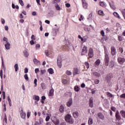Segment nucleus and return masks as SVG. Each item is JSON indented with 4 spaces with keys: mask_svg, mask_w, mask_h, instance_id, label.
Returning a JSON list of instances; mask_svg holds the SVG:
<instances>
[{
    "mask_svg": "<svg viewBox=\"0 0 125 125\" xmlns=\"http://www.w3.org/2000/svg\"><path fill=\"white\" fill-rule=\"evenodd\" d=\"M57 2H60V0H53V3H57Z\"/></svg>",
    "mask_w": 125,
    "mask_h": 125,
    "instance_id": "c03bdc74",
    "label": "nucleus"
},
{
    "mask_svg": "<svg viewBox=\"0 0 125 125\" xmlns=\"http://www.w3.org/2000/svg\"><path fill=\"white\" fill-rule=\"evenodd\" d=\"M31 40H32V41H35L36 40V37H35V35H32Z\"/></svg>",
    "mask_w": 125,
    "mask_h": 125,
    "instance_id": "09e8293b",
    "label": "nucleus"
},
{
    "mask_svg": "<svg viewBox=\"0 0 125 125\" xmlns=\"http://www.w3.org/2000/svg\"><path fill=\"white\" fill-rule=\"evenodd\" d=\"M0 77L1 79H2V70H0Z\"/></svg>",
    "mask_w": 125,
    "mask_h": 125,
    "instance_id": "13d9d810",
    "label": "nucleus"
},
{
    "mask_svg": "<svg viewBox=\"0 0 125 125\" xmlns=\"http://www.w3.org/2000/svg\"><path fill=\"white\" fill-rule=\"evenodd\" d=\"M48 72L49 74H50L51 75H52L53 73H54V71H53V69L52 68H49L48 69Z\"/></svg>",
    "mask_w": 125,
    "mask_h": 125,
    "instance_id": "b1692460",
    "label": "nucleus"
},
{
    "mask_svg": "<svg viewBox=\"0 0 125 125\" xmlns=\"http://www.w3.org/2000/svg\"><path fill=\"white\" fill-rule=\"evenodd\" d=\"M115 117L117 121H121L122 119V117H121V115H120V113H119L118 111L115 113Z\"/></svg>",
    "mask_w": 125,
    "mask_h": 125,
    "instance_id": "6e6552de",
    "label": "nucleus"
},
{
    "mask_svg": "<svg viewBox=\"0 0 125 125\" xmlns=\"http://www.w3.org/2000/svg\"><path fill=\"white\" fill-rule=\"evenodd\" d=\"M20 112L22 119H25L26 118V113L23 112V108H21Z\"/></svg>",
    "mask_w": 125,
    "mask_h": 125,
    "instance_id": "0eeeda50",
    "label": "nucleus"
},
{
    "mask_svg": "<svg viewBox=\"0 0 125 125\" xmlns=\"http://www.w3.org/2000/svg\"><path fill=\"white\" fill-rule=\"evenodd\" d=\"M24 78L25 80H26V81H28L29 80V77H28V74H25L24 75Z\"/></svg>",
    "mask_w": 125,
    "mask_h": 125,
    "instance_id": "79ce46f5",
    "label": "nucleus"
},
{
    "mask_svg": "<svg viewBox=\"0 0 125 125\" xmlns=\"http://www.w3.org/2000/svg\"><path fill=\"white\" fill-rule=\"evenodd\" d=\"M57 64L59 68H61V67H62V57H61V55H59L57 59Z\"/></svg>",
    "mask_w": 125,
    "mask_h": 125,
    "instance_id": "7ed1b4c3",
    "label": "nucleus"
},
{
    "mask_svg": "<svg viewBox=\"0 0 125 125\" xmlns=\"http://www.w3.org/2000/svg\"><path fill=\"white\" fill-rule=\"evenodd\" d=\"M99 64H100V60H97L95 62V65H96V66H98Z\"/></svg>",
    "mask_w": 125,
    "mask_h": 125,
    "instance_id": "58836bf2",
    "label": "nucleus"
},
{
    "mask_svg": "<svg viewBox=\"0 0 125 125\" xmlns=\"http://www.w3.org/2000/svg\"><path fill=\"white\" fill-rule=\"evenodd\" d=\"M33 62L36 65H39L40 64V62L39 60H37L36 59H34L33 60Z\"/></svg>",
    "mask_w": 125,
    "mask_h": 125,
    "instance_id": "393cba45",
    "label": "nucleus"
},
{
    "mask_svg": "<svg viewBox=\"0 0 125 125\" xmlns=\"http://www.w3.org/2000/svg\"><path fill=\"white\" fill-rule=\"evenodd\" d=\"M30 44H31V45H33V44H34L35 43V42H34V40H31L30 42Z\"/></svg>",
    "mask_w": 125,
    "mask_h": 125,
    "instance_id": "0e129e2a",
    "label": "nucleus"
},
{
    "mask_svg": "<svg viewBox=\"0 0 125 125\" xmlns=\"http://www.w3.org/2000/svg\"><path fill=\"white\" fill-rule=\"evenodd\" d=\"M35 71L36 74H37V73H38V72H40V70L39 69V68H36L35 70Z\"/></svg>",
    "mask_w": 125,
    "mask_h": 125,
    "instance_id": "774afa93",
    "label": "nucleus"
},
{
    "mask_svg": "<svg viewBox=\"0 0 125 125\" xmlns=\"http://www.w3.org/2000/svg\"><path fill=\"white\" fill-rule=\"evenodd\" d=\"M65 6L66 7H70V6H71V4H70V3H66L65 4Z\"/></svg>",
    "mask_w": 125,
    "mask_h": 125,
    "instance_id": "338daca9",
    "label": "nucleus"
},
{
    "mask_svg": "<svg viewBox=\"0 0 125 125\" xmlns=\"http://www.w3.org/2000/svg\"><path fill=\"white\" fill-rule=\"evenodd\" d=\"M78 38L79 39H80L81 40V42H83V41H84V40H83V38L82 36H81V35H79Z\"/></svg>",
    "mask_w": 125,
    "mask_h": 125,
    "instance_id": "3c124183",
    "label": "nucleus"
},
{
    "mask_svg": "<svg viewBox=\"0 0 125 125\" xmlns=\"http://www.w3.org/2000/svg\"><path fill=\"white\" fill-rule=\"evenodd\" d=\"M53 92H54V90H53V89H51L49 94V96H53Z\"/></svg>",
    "mask_w": 125,
    "mask_h": 125,
    "instance_id": "cd10ccee",
    "label": "nucleus"
},
{
    "mask_svg": "<svg viewBox=\"0 0 125 125\" xmlns=\"http://www.w3.org/2000/svg\"><path fill=\"white\" fill-rule=\"evenodd\" d=\"M65 120L68 124H74V119L72 118V116L70 114H67L65 116Z\"/></svg>",
    "mask_w": 125,
    "mask_h": 125,
    "instance_id": "f03ea898",
    "label": "nucleus"
},
{
    "mask_svg": "<svg viewBox=\"0 0 125 125\" xmlns=\"http://www.w3.org/2000/svg\"><path fill=\"white\" fill-rule=\"evenodd\" d=\"M82 4L83 8L86 9L87 8L88 4L85 1V0H82Z\"/></svg>",
    "mask_w": 125,
    "mask_h": 125,
    "instance_id": "9d476101",
    "label": "nucleus"
},
{
    "mask_svg": "<svg viewBox=\"0 0 125 125\" xmlns=\"http://www.w3.org/2000/svg\"><path fill=\"white\" fill-rule=\"evenodd\" d=\"M89 107L92 108L93 107V98L92 97L90 98L89 102Z\"/></svg>",
    "mask_w": 125,
    "mask_h": 125,
    "instance_id": "9b49d317",
    "label": "nucleus"
},
{
    "mask_svg": "<svg viewBox=\"0 0 125 125\" xmlns=\"http://www.w3.org/2000/svg\"><path fill=\"white\" fill-rule=\"evenodd\" d=\"M104 14V13L103 12V11H101V10L98 11V14H99V15H103Z\"/></svg>",
    "mask_w": 125,
    "mask_h": 125,
    "instance_id": "ea45409f",
    "label": "nucleus"
},
{
    "mask_svg": "<svg viewBox=\"0 0 125 125\" xmlns=\"http://www.w3.org/2000/svg\"><path fill=\"white\" fill-rule=\"evenodd\" d=\"M37 83H38V80L37 79H35L34 82V83L35 84L34 86L35 87L38 85V84Z\"/></svg>",
    "mask_w": 125,
    "mask_h": 125,
    "instance_id": "4c0bfd02",
    "label": "nucleus"
},
{
    "mask_svg": "<svg viewBox=\"0 0 125 125\" xmlns=\"http://www.w3.org/2000/svg\"><path fill=\"white\" fill-rule=\"evenodd\" d=\"M73 103V99H69V100L68 102L66 103V105L68 107H71L72 106V104Z\"/></svg>",
    "mask_w": 125,
    "mask_h": 125,
    "instance_id": "ddd939ff",
    "label": "nucleus"
},
{
    "mask_svg": "<svg viewBox=\"0 0 125 125\" xmlns=\"http://www.w3.org/2000/svg\"><path fill=\"white\" fill-rule=\"evenodd\" d=\"M31 115V112H27V116L28 118H30V115Z\"/></svg>",
    "mask_w": 125,
    "mask_h": 125,
    "instance_id": "69168bd1",
    "label": "nucleus"
},
{
    "mask_svg": "<svg viewBox=\"0 0 125 125\" xmlns=\"http://www.w3.org/2000/svg\"><path fill=\"white\" fill-rule=\"evenodd\" d=\"M3 99H5V92H2Z\"/></svg>",
    "mask_w": 125,
    "mask_h": 125,
    "instance_id": "8fccbe9b",
    "label": "nucleus"
},
{
    "mask_svg": "<svg viewBox=\"0 0 125 125\" xmlns=\"http://www.w3.org/2000/svg\"><path fill=\"white\" fill-rule=\"evenodd\" d=\"M60 111L61 113H63V112H64V106H63V105H61L60 107Z\"/></svg>",
    "mask_w": 125,
    "mask_h": 125,
    "instance_id": "c85d7f7f",
    "label": "nucleus"
},
{
    "mask_svg": "<svg viewBox=\"0 0 125 125\" xmlns=\"http://www.w3.org/2000/svg\"><path fill=\"white\" fill-rule=\"evenodd\" d=\"M45 53L46 56H49V52H48V51L46 50L45 51Z\"/></svg>",
    "mask_w": 125,
    "mask_h": 125,
    "instance_id": "864d4df0",
    "label": "nucleus"
},
{
    "mask_svg": "<svg viewBox=\"0 0 125 125\" xmlns=\"http://www.w3.org/2000/svg\"><path fill=\"white\" fill-rule=\"evenodd\" d=\"M99 80H98V79H96L94 80V83H95V84H98V83H99Z\"/></svg>",
    "mask_w": 125,
    "mask_h": 125,
    "instance_id": "37998d69",
    "label": "nucleus"
},
{
    "mask_svg": "<svg viewBox=\"0 0 125 125\" xmlns=\"http://www.w3.org/2000/svg\"><path fill=\"white\" fill-rule=\"evenodd\" d=\"M120 114L122 115V116L123 117V118H125V111L124 110H121L120 111Z\"/></svg>",
    "mask_w": 125,
    "mask_h": 125,
    "instance_id": "2f4dec72",
    "label": "nucleus"
},
{
    "mask_svg": "<svg viewBox=\"0 0 125 125\" xmlns=\"http://www.w3.org/2000/svg\"><path fill=\"white\" fill-rule=\"evenodd\" d=\"M45 72H46V71L45 70H41V74L42 75H43V74H44V73H45Z\"/></svg>",
    "mask_w": 125,
    "mask_h": 125,
    "instance_id": "e2e57ef3",
    "label": "nucleus"
},
{
    "mask_svg": "<svg viewBox=\"0 0 125 125\" xmlns=\"http://www.w3.org/2000/svg\"><path fill=\"white\" fill-rule=\"evenodd\" d=\"M1 22L2 24H4L5 23V21L3 19H1Z\"/></svg>",
    "mask_w": 125,
    "mask_h": 125,
    "instance_id": "052dcab7",
    "label": "nucleus"
},
{
    "mask_svg": "<svg viewBox=\"0 0 125 125\" xmlns=\"http://www.w3.org/2000/svg\"><path fill=\"white\" fill-rule=\"evenodd\" d=\"M104 54H105V65L108 66L109 65V52H108V50H107V48L104 47Z\"/></svg>",
    "mask_w": 125,
    "mask_h": 125,
    "instance_id": "f257e3e1",
    "label": "nucleus"
},
{
    "mask_svg": "<svg viewBox=\"0 0 125 125\" xmlns=\"http://www.w3.org/2000/svg\"><path fill=\"white\" fill-rule=\"evenodd\" d=\"M87 53V47L84 46L82 49V55H85Z\"/></svg>",
    "mask_w": 125,
    "mask_h": 125,
    "instance_id": "39448f33",
    "label": "nucleus"
},
{
    "mask_svg": "<svg viewBox=\"0 0 125 125\" xmlns=\"http://www.w3.org/2000/svg\"><path fill=\"white\" fill-rule=\"evenodd\" d=\"M100 5L103 6V7H105L106 6V4L104 2H100Z\"/></svg>",
    "mask_w": 125,
    "mask_h": 125,
    "instance_id": "473e14b6",
    "label": "nucleus"
},
{
    "mask_svg": "<svg viewBox=\"0 0 125 125\" xmlns=\"http://www.w3.org/2000/svg\"><path fill=\"white\" fill-rule=\"evenodd\" d=\"M55 7H56V9L57 10H60V9H61L60 6H59V5H58V4H55Z\"/></svg>",
    "mask_w": 125,
    "mask_h": 125,
    "instance_id": "7c9ffc66",
    "label": "nucleus"
},
{
    "mask_svg": "<svg viewBox=\"0 0 125 125\" xmlns=\"http://www.w3.org/2000/svg\"><path fill=\"white\" fill-rule=\"evenodd\" d=\"M111 54L113 56H114V55H116V48H115V47L111 46Z\"/></svg>",
    "mask_w": 125,
    "mask_h": 125,
    "instance_id": "1a4fd4ad",
    "label": "nucleus"
},
{
    "mask_svg": "<svg viewBox=\"0 0 125 125\" xmlns=\"http://www.w3.org/2000/svg\"><path fill=\"white\" fill-rule=\"evenodd\" d=\"M62 83H63V84H66V83H68V81H67V80L66 79H63L62 81Z\"/></svg>",
    "mask_w": 125,
    "mask_h": 125,
    "instance_id": "a19ab883",
    "label": "nucleus"
},
{
    "mask_svg": "<svg viewBox=\"0 0 125 125\" xmlns=\"http://www.w3.org/2000/svg\"><path fill=\"white\" fill-rule=\"evenodd\" d=\"M101 34L102 37H104V36H105V33L104 32V31L102 30V31H101Z\"/></svg>",
    "mask_w": 125,
    "mask_h": 125,
    "instance_id": "de8ad7c7",
    "label": "nucleus"
},
{
    "mask_svg": "<svg viewBox=\"0 0 125 125\" xmlns=\"http://www.w3.org/2000/svg\"><path fill=\"white\" fill-rule=\"evenodd\" d=\"M106 95H107L108 97H113V95L109 92H106Z\"/></svg>",
    "mask_w": 125,
    "mask_h": 125,
    "instance_id": "e433bc0d",
    "label": "nucleus"
},
{
    "mask_svg": "<svg viewBox=\"0 0 125 125\" xmlns=\"http://www.w3.org/2000/svg\"><path fill=\"white\" fill-rule=\"evenodd\" d=\"M73 116L75 119H77L79 117V112L75 111L73 113Z\"/></svg>",
    "mask_w": 125,
    "mask_h": 125,
    "instance_id": "aec40b11",
    "label": "nucleus"
},
{
    "mask_svg": "<svg viewBox=\"0 0 125 125\" xmlns=\"http://www.w3.org/2000/svg\"><path fill=\"white\" fill-rule=\"evenodd\" d=\"M121 98H125V93L122 94L120 95Z\"/></svg>",
    "mask_w": 125,
    "mask_h": 125,
    "instance_id": "5fc2aeb1",
    "label": "nucleus"
},
{
    "mask_svg": "<svg viewBox=\"0 0 125 125\" xmlns=\"http://www.w3.org/2000/svg\"><path fill=\"white\" fill-rule=\"evenodd\" d=\"M112 78H113V75H112V74H108L106 78V80H107V82H110Z\"/></svg>",
    "mask_w": 125,
    "mask_h": 125,
    "instance_id": "f8f14e48",
    "label": "nucleus"
},
{
    "mask_svg": "<svg viewBox=\"0 0 125 125\" xmlns=\"http://www.w3.org/2000/svg\"><path fill=\"white\" fill-rule=\"evenodd\" d=\"M33 99H34V100H35L37 102H39V101H40V97L39 96L35 95L33 96Z\"/></svg>",
    "mask_w": 125,
    "mask_h": 125,
    "instance_id": "dca6fc26",
    "label": "nucleus"
},
{
    "mask_svg": "<svg viewBox=\"0 0 125 125\" xmlns=\"http://www.w3.org/2000/svg\"><path fill=\"white\" fill-rule=\"evenodd\" d=\"M4 121L6 124H7V117H6V114H5Z\"/></svg>",
    "mask_w": 125,
    "mask_h": 125,
    "instance_id": "6e6d98bb",
    "label": "nucleus"
},
{
    "mask_svg": "<svg viewBox=\"0 0 125 125\" xmlns=\"http://www.w3.org/2000/svg\"><path fill=\"white\" fill-rule=\"evenodd\" d=\"M113 15L115 16V17H117V18H118L119 19H121V17H120V15H119V14H118V13L115 12L113 13Z\"/></svg>",
    "mask_w": 125,
    "mask_h": 125,
    "instance_id": "4be33fe9",
    "label": "nucleus"
},
{
    "mask_svg": "<svg viewBox=\"0 0 125 125\" xmlns=\"http://www.w3.org/2000/svg\"><path fill=\"white\" fill-rule=\"evenodd\" d=\"M85 65L87 69L89 68V63H88L87 62H85Z\"/></svg>",
    "mask_w": 125,
    "mask_h": 125,
    "instance_id": "49530a36",
    "label": "nucleus"
},
{
    "mask_svg": "<svg viewBox=\"0 0 125 125\" xmlns=\"http://www.w3.org/2000/svg\"><path fill=\"white\" fill-rule=\"evenodd\" d=\"M14 68L15 69V72H17L19 69V67L18 66V64L16 63L14 66Z\"/></svg>",
    "mask_w": 125,
    "mask_h": 125,
    "instance_id": "bb28decb",
    "label": "nucleus"
},
{
    "mask_svg": "<svg viewBox=\"0 0 125 125\" xmlns=\"http://www.w3.org/2000/svg\"><path fill=\"white\" fill-rule=\"evenodd\" d=\"M118 40L120 42H122L123 41V37L122 36H119Z\"/></svg>",
    "mask_w": 125,
    "mask_h": 125,
    "instance_id": "603ef678",
    "label": "nucleus"
},
{
    "mask_svg": "<svg viewBox=\"0 0 125 125\" xmlns=\"http://www.w3.org/2000/svg\"><path fill=\"white\" fill-rule=\"evenodd\" d=\"M42 125V121L41 119L39 121H36L34 124V125Z\"/></svg>",
    "mask_w": 125,
    "mask_h": 125,
    "instance_id": "a878e982",
    "label": "nucleus"
},
{
    "mask_svg": "<svg viewBox=\"0 0 125 125\" xmlns=\"http://www.w3.org/2000/svg\"><path fill=\"white\" fill-rule=\"evenodd\" d=\"M66 74L68 75V76H71V75H72V72H71V71H69V70H67L66 71Z\"/></svg>",
    "mask_w": 125,
    "mask_h": 125,
    "instance_id": "a18cd8bd",
    "label": "nucleus"
},
{
    "mask_svg": "<svg viewBox=\"0 0 125 125\" xmlns=\"http://www.w3.org/2000/svg\"><path fill=\"white\" fill-rule=\"evenodd\" d=\"M98 117H99V118H100V119H101V120H104L105 119L104 115H103V114H102L101 113H99L98 114Z\"/></svg>",
    "mask_w": 125,
    "mask_h": 125,
    "instance_id": "f3484780",
    "label": "nucleus"
},
{
    "mask_svg": "<svg viewBox=\"0 0 125 125\" xmlns=\"http://www.w3.org/2000/svg\"><path fill=\"white\" fill-rule=\"evenodd\" d=\"M53 123L55 125H59V119L55 118L54 120L53 121Z\"/></svg>",
    "mask_w": 125,
    "mask_h": 125,
    "instance_id": "4468645a",
    "label": "nucleus"
},
{
    "mask_svg": "<svg viewBox=\"0 0 125 125\" xmlns=\"http://www.w3.org/2000/svg\"><path fill=\"white\" fill-rule=\"evenodd\" d=\"M93 49H92L91 48H90L88 53V57L89 58H92V57H93Z\"/></svg>",
    "mask_w": 125,
    "mask_h": 125,
    "instance_id": "20e7f679",
    "label": "nucleus"
},
{
    "mask_svg": "<svg viewBox=\"0 0 125 125\" xmlns=\"http://www.w3.org/2000/svg\"><path fill=\"white\" fill-rule=\"evenodd\" d=\"M93 75L94 76V77H95L96 78H99V77H100V74L96 72H94V73H93Z\"/></svg>",
    "mask_w": 125,
    "mask_h": 125,
    "instance_id": "6ab92c4d",
    "label": "nucleus"
},
{
    "mask_svg": "<svg viewBox=\"0 0 125 125\" xmlns=\"http://www.w3.org/2000/svg\"><path fill=\"white\" fill-rule=\"evenodd\" d=\"M23 53H24V56L25 57H28V56H29V53L28 52H27V51H24L23 52Z\"/></svg>",
    "mask_w": 125,
    "mask_h": 125,
    "instance_id": "f704fd0d",
    "label": "nucleus"
},
{
    "mask_svg": "<svg viewBox=\"0 0 125 125\" xmlns=\"http://www.w3.org/2000/svg\"><path fill=\"white\" fill-rule=\"evenodd\" d=\"M117 60L119 64H124L125 63V59L124 58L119 57Z\"/></svg>",
    "mask_w": 125,
    "mask_h": 125,
    "instance_id": "423d86ee",
    "label": "nucleus"
},
{
    "mask_svg": "<svg viewBox=\"0 0 125 125\" xmlns=\"http://www.w3.org/2000/svg\"><path fill=\"white\" fill-rule=\"evenodd\" d=\"M41 86L42 89H45L46 88V84H45L44 83H42Z\"/></svg>",
    "mask_w": 125,
    "mask_h": 125,
    "instance_id": "5701e85b",
    "label": "nucleus"
},
{
    "mask_svg": "<svg viewBox=\"0 0 125 125\" xmlns=\"http://www.w3.org/2000/svg\"><path fill=\"white\" fill-rule=\"evenodd\" d=\"M79 74H80V70L77 68H74L73 75H79Z\"/></svg>",
    "mask_w": 125,
    "mask_h": 125,
    "instance_id": "2eb2a0df",
    "label": "nucleus"
},
{
    "mask_svg": "<svg viewBox=\"0 0 125 125\" xmlns=\"http://www.w3.org/2000/svg\"><path fill=\"white\" fill-rule=\"evenodd\" d=\"M80 87H79L78 86H75L74 87V90L75 91H77V92H78V91H80Z\"/></svg>",
    "mask_w": 125,
    "mask_h": 125,
    "instance_id": "c756f323",
    "label": "nucleus"
},
{
    "mask_svg": "<svg viewBox=\"0 0 125 125\" xmlns=\"http://www.w3.org/2000/svg\"><path fill=\"white\" fill-rule=\"evenodd\" d=\"M114 66H115V63H114V62L113 61H111L109 63V67H110V68H113Z\"/></svg>",
    "mask_w": 125,
    "mask_h": 125,
    "instance_id": "412c9836",
    "label": "nucleus"
},
{
    "mask_svg": "<svg viewBox=\"0 0 125 125\" xmlns=\"http://www.w3.org/2000/svg\"><path fill=\"white\" fill-rule=\"evenodd\" d=\"M28 68L26 67L24 69V73H25V74H27V73H28Z\"/></svg>",
    "mask_w": 125,
    "mask_h": 125,
    "instance_id": "bf43d9fd",
    "label": "nucleus"
},
{
    "mask_svg": "<svg viewBox=\"0 0 125 125\" xmlns=\"http://www.w3.org/2000/svg\"><path fill=\"white\" fill-rule=\"evenodd\" d=\"M109 5H110L111 8H112V9H116V6H115V5H114V4H112L109 3Z\"/></svg>",
    "mask_w": 125,
    "mask_h": 125,
    "instance_id": "c9c22d12",
    "label": "nucleus"
},
{
    "mask_svg": "<svg viewBox=\"0 0 125 125\" xmlns=\"http://www.w3.org/2000/svg\"><path fill=\"white\" fill-rule=\"evenodd\" d=\"M119 50L121 52V53H123V52H124V49L122 47L119 48Z\"/></svg>",
    "mask_w": 125,
    "mask_h": 125,
    "instance_id": "4d7b16f0",
    "label": "nucleus"
},
{
    "mask_svg": "<svg viewBox=\"0 0 125 125\" xmlns=\"http://www.w3.org/2000/svg\"><path fill=\"white\" fill-rule=\"evenodd\" d=\"M36 48H40L41 47V45L40 44H37L36 45Z\"/></svg>",
    "mask_w": 125,
    "mask_h": 125,
    "instance_id": "680f3d73",
    "label": "nucleus"
},
{
    "mask_svg": "<svg viewBox=\"0 0 125 125\" xmlns=\"http://www.w3.org/2000/svg\"><path fill=\"white\" fill-rule=\"evenodd\" d=\"M5 47L6 49H10V43L8 41H7V43L5 44Z\"/></svg>",
    "mask_w": 125,
    "mask_h": 125,
    "instance_id": "a211bd4d",
    "label": "nucleus"
},
{
    "mask_svg": "<svg viewBox=\"0 0 125 125\" xmlns=\"http://www.w3.org/2000/svg\"><path fill=\"white\" fill-rule=\"evenodd\" d=\"M88 123V125H92V124L93 123L92 119L89 118Z\"/></svg>",
    "mask_w": 125,
    "mask_h": 125,
    "instance_id": "72a5a7b5",
    "label": "nucleus"
}]
</instances>
